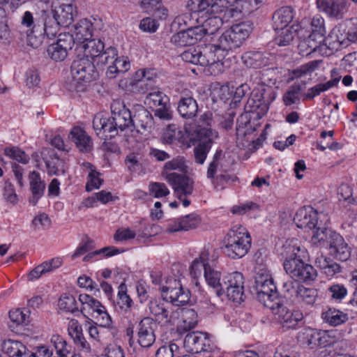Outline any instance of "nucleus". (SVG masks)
Instances as JSON below:
<instances>
[{
    "mask_svg": "<svg viewBox=\"0 0 357 357\" xmlns=\"http://www.w3.org/2000/svg\"><path fill=\"white\" fill-rule=\"evenodd\" d=\"M252 29L250 22H243L231 26L218 38L215 44H209L213 47V53L218 58V63L225 57V52H229L241 45L249 36Z\"/></svg>",
    "mask_w": 357,
    "mask_h": 357,
    "instance_id": "f257e3e1",
    "label": "nucleus"
},
{
    "mask_svg": "<svg viewBox=\"0 0 357 357\" xmlns=\"http://www.w3.org/2000/svg\"><path fill=\"white\" fill-rule=\"evenodd\" d=\"M287 257L284 261V268L292 279L297 281L307 282L313 281L317 277V271L314 267L305 263L298 254L300 247L287 244L284 246Z\"/></svg>",
    "mask_w": 357,
    "mask_h": 357,
    "instance_id": "f03ea898",
    "label": "nucleus"
},
{
    "mask_svg": "<svg viewBox=\"0 0 357 357\" xmlns=\"http://www.w3.org/2000/svg\"><path fill=\"white\" fill-rule=\"evenodd\" d=\"M251 236L246 229L241 225L233 227L225 236L223 252L231 259L244 257L251 247Z\"/></svg>",
    "mask_w": 357,
    "mask_h": 357,
    "instance_id": "7ed1b4c3",
    "label": "nucleus"
},
{
    "mask_svg": "<svg viewBox=\"0 0 357 357\" xmlns=\"http://www.w3.org/2000/svg\"><path fill=\"white\" fill-rule=\"evenodd\" d=\"M110 109L113 117L112 121L114 122L117 134H119V130L124 132V146L128 149H131L134 144V135L132 134L134 124L130 110L126 108L119 100L113 101Z\"/></svg>",
    "mask_w": 357,
    "mask_h": 357,
    "instance_id": "20e7f679",
    "label": "nucleus"
},
{
    "mask_svg": "<svg viewBox=\"0 0 357 357\" xmlns=\"http://www.w3.org/2000/svg\"><path fill=\"white\" fill-rule=\"evenodd\" d=\"M70 72L73 78L72 84H78L75 89L77 91L84 90L85 86L83 83L90 82L99 77L98 70L93 61L84 56L73 62Z\"/></svg>",
    "mask_w": 357,
    "mask_h": 357,
    "instance_id": "39448f33",
    "label": "nucleus"
},
{
    "mask_svg": "<svg viewBox=\"0 0 357 357\" xmlns=\"http://www.w3.org/2000/svg\"><path fill=\"white\" fill-rule=\"evenodd\" d=\"M213 47L206 45L204 48L190 47L181 54L182 60L192 64L206 66L218 63V58L213 53Z\"/></svg>",
    "mask_w": 357,
    "mask_h": 357,
    "instance_id": "423d86ee",
    "label": "nucleus"
},
{
    "mask_svg": "<svg viewBox=\"0 0 357 357\" xmlns=\"http://www.w3.org/2000/svg\"><path fill=\"white\" fill-rule=\"evenodd\" d=\"M183 347L191 353L213 352L214 345L206 333L194 331L188 333L183 340Z\"/></svg>",
    "mask_w": 357,
    "mask_h": 357,
    "instance_id": "0eeeda50",
    "label": "nucleus"
},
{
    "mask_svg": "<svg viewBox=\"0 0 357 357\" xmlns=\"http://www.w3.org/2000/svg\"><path fill=\"white\" fill-rule=\"evenodd\" d=\"M223 288L227 298L236 303H241L245 298L244 294V278L240 272L228 275L224 280Z\"/></svg>",
    "mask_w": 357,
    "mask_h": 357,
    "instance_id": "6e6552de",
    "label": "nucleus"
},
{
    "mask_svg": "<svg viewBox=\"0 0 357 357\" xmlns=\"http://www.w3.org/2000/svg\"><path fill=\"white\" fill-rule=\"evenodd\" d=\"M254 288L259 301L269 309L278 307L282 300L278 295L273 280L266 282H259V284L254 285Z\"/></svg>",
    "mask_w": 357,
    "mask_h": 357,
    "instance_id": "1a4fd4ad",
    "label": "nucleus"
},
{
    "mask_svg": "<svg viewBox=\"0 0 357 357\" xmlns=\"http://www.w3.org/2000/svg\"><path fill=\"white\" fill-rule=\"evenodd\" d=\"M161 293L164 300L176 306L185 305L190 300L189 290L183 289L180 281L175 279L168 286L162 287Z\"/></svg>",
    "mask_w": 357,
    "mask_h": 357,
    "instance_id": "9d476101",
    "label": "nucleus"
},
{
    "mask_svg": "<svg viewBox=\"0 0 357 357\" xmlns=\"http://www.w3.org/2000/svg\"><path fill=\"white\" fill-rule=\"evenodd\" d=\"M162 175L172 186L174 194L178 199H181L182 197H187L192 193L194 181L189 176L175 172H162Z\"/></svg>",
    "mask_w": 357,
    "mask_h": 357,
    "instance_id": "9b49d317",
    "label": "nucleus"
},
{
    "mask_svg": "<svg viewBox=\"0 0 357 357\" xmlns=\"http://www.w3.org/2000/svg\"><path fill=\"white\" fill-rule=\"evenodd\" d=\"M74 45L73 35L69 33H60L56 41L48 46L47 54L55 61H64L68 56V51L72 50Z\"/></svg>",
    "mask_w": 357,
    "mask_h": 357,
    "instance_id": "f8f14e48",
    "label": "nucleus"
},
{
    "mask_svg": "<svg viewBox=\"0 0 357 357\" xmlns=\"http://www.w3.org/2000/svg\"><path fill=\"white\" fill-rule=\"evenodd\" d=\"M218 137V133L210 128H202L198 131V138L200 142L194 148L195 162L202 165L209 152L213 140Z\"/></svg>",
    "mask_w": 357,
    "mask_h": 357,
    "instance_id": "ddd939ff",
    "label": "nucleus"
},
{
    "mask_svg": "<svg viewBox=\"0 0 357 357\" xmlns=\"http://www.w3.org/2000/svg\"><path fill=\"white\" fill-rule=\"evenodd\" d=\"M112 114L109 116L107 114L100 112L96 114L93 119V128L98 136L106 139L112 138L117 135L114 122L112 121Z\"/></svg>",
    "mask_w": 357,
    "mask_h": 357,
    "instance_id": "4468645a",
    "label": "nucleus"
},
{
    "mask_svg": "<svg viewBox=\"0 0 357 357\" xmlns=\"http://www.w3.org/2000/svg\"><path fill=\"white\" fill-rule=\"evenodd\" d=\"M265 93L264 87L254 89L245 105V111L255 112L259 118L264 116L269 109V102L265 99Z\"/></svg>",
    "mask_w": 357,
    "mask_h": 357,
    "instance_id": "2eb2a0df",
    "label": "nucleus"
},
{
    "mask_svg": "<svg viewBox=\"0 0 357 357\" xmlns=\"http://www.w3.org/2000/svg\"><path fill=\"white\" fill-rule=\"evenodd\" d=\"M54 3L53 19L56 26H69L73 22L75 8L71 1Z\"/></svg>",
    "mask_w": 357,
    "mask_h": 357,
    "instance_id": "dca6fc26",
    "label": "nucleus"
},
{
    "mask_svg": "<svg viewBox=\"0 0 357 357\" xmlns=\"http://www.w3.org/2000/svg\"><path fill=\"white\" fill-rule=\"evenodd\" d=\"M294 222L298 228L305 230L316 229L317 226L322 225L318 213L313 208H301L297 211L294 218Z\"/></svg>",
    "mask_w": 357,
    "mask_h": 357,
    "instance_id": "f3484780",
    "label": "nucleus"
},
{
    "mask_svg": "<svg viewBox=\"0 0 357 357\" xmlns=\"http://www.w3.org/2000/svg\"><path fill=\"white\" fill-rule=\"evenodd\" d=\"M275 314H278V322L286 329L295 328L298 322L303 319V314L299 311H291L280 301L278 307L271 309Z\"/></svg>",
    "mask_w": 357,
    "mask_h": 357,
    "instance_id": "a211bd4d",
    "label": "nucleus"
},
{
    "mask_svg": "<svg viewBox=\"0 0 357 357\" xmlns=\"http://www.w3.org/2000/svg\"><path fill=\"white\" fill-rule=\"evenodd\" d=\"M204 275L208 285L214 289L218 297L222 296L225 290L220 282L221 273L215 268L214 259H211L210 264H206Z\"/></svg>",
    "mask_w": 357,
    "mask_h": 357,
    "instance_id": "6ab92c4d",
    "label": "nucleus"
},
{
    "mask_svg": "<svg viewBox=\"0 0 357 357\" xmlns=\"http://www.w3.org/2000/svg\"><path fill=\"white\" fill-rule=\"evenodd\" d=\"M29 189L31 196L29 202L35 206L38 201L43 196L45 190V183L41 179L40 174L36 171L30 172L28 176Z\"/></svg>",
    "mask_w": 357,
    "mask_h": 357,
    "instance_id": "aec40b11",
    "label": "nucleus"
},
{
    "mask_svg": "<svg viewBox=\"0 0 357 357\" xmlns=\"http://www.w3.org/2000/svg\"><path fill=\"white\" fill-rule=\"evenodd\" d=\"M178 112L185 119H193L198 112L197 100L188 94H182L178 102Z\"/></svg>",
    "mask_w": 357,
    "mask_h": 357,
    "instance_id": "412c9836",
    "label": "nucleus"
},
{
    "mask_svg": "<svg viewBox=\"0 0 357 357\" xmlns=\"http://www.w3.org/2000/svg\"><path fill=\"white\" fill-rule=\"evenodd\" d=\"M329 254L335 259L345 261L351 256V249L344 238L337 233L328 248Z\"/></svg>",
    "mask_w": 357,
    "mask_h": 357,
    "instance_id": "4be33fe9",
    "label": "nucleus"
},
{
    "mask_svg": "<svg viewBox=\"0 0 357 357\" xmlns=\"http://www.w3.org/2000/svg\"><path fill=\"white\" fill-rule=\"evenodd\" d=\"M337 234L336 231L328 229L322 223L314 231L311 241L313 245L318 248H328Z\"/></svg>",
    "mask_w": 357,
    "mask_h": 357,
    "instance_id": "5701e85b",
    "label": "nucleus"
},
{
    "mask_svg": "<svg viewBox=\"0 0 357 357\" xmlns=\"http://www.w3.org/2000/svg\"><path fill=\"white\" fill-rule=\"evenodd\" d=\"M152 319L146 317L139 324L138 343L144 348L151 347L155 342Z\"/></svg>",
    "mask_w": 357,
    "mask_h": 357,
    "instance_id": "b1692460",
    "label": "nucleus"
},
{
    "mask_svg": "<svg viewBox=\"0 0 357 357\" xmlns=\"http://www.w3.org/2000/svg\"><path fill=\"white\" fill-rule=\"evenodd\" d=\"M303 30L299 31L298 36L300 41L298 45L299 54L302 56H308L316 51L320 44L324 41L322 36L318 35L316 36L309 34L307 37L302 34Z\"/></svg>",
    "mask_w": 357,
    "mask_h": 357,
    "instance_id": "393cba45",
    "label": "nucleus"
},
{
    "mask_svg": "<svg viewBox=\"0 0 357 357\" xmlns=\"http://www.w3.org/2000/svg\"><path fill=\"white\" fill-rule=\"evenodd\" d=\"M202 35L197 32V29H188L174 34L171 38V42L177 47L192 45L201 39Z\"/></svg>",
    "mask_w": 357,
    "mask_h": 357,
    "instance_id": "a878e982",
    "label": "nucleus"
},
{
    "mask_svg": "<svg viewBox=\"0 0 357 357\" xmlns=\"http://www.w3.org/2000/svg\"><path fill=\"white\" fill-rule=\"evenodd\" d=\"M69 137L82 152H89L93 146L91 137L85 130L79 127L73 128Z\"/></svg>",
    "mask_w": 357,
    "mask_h": 357,
    "instance_id": "bb28decb",
    "label": "nucleus"
},
{
    "mask_svg": "<svg viewBox=\"0 0 357 357\" xmlns=\"http://www.w3.org/2000/svg\"><path fill=\"white\" fill-rule=\"evenodd\" d=\"M319 10L331 17L341 18L344 8V3L335 0H317Z\"/></svg>",
    "mask_w": 357,
    "mask_h": 357,
    "instance_id": "cd10ccee",
    "label": "nucleus"
},
{
    "mask_svg": "<svg viewBox=\"0 0 357 357\" xmlns=\"http://www.w3.org/2000/svg\"><path fill=\"white\" fill-rule=\"evenodd\" d=\"M93 25L87 19H82L74 25V41L77 40L80 45L89 40L92 36Z\"/></svg>",
    "mask_w": 357,
    "mask_h": 357,
    "instance_id": "c85d7f7f",
    "label": "nucleus"
},
{
    "mask_svg": "<svg viewBox=\"0 0 357 357\" xmlns=\"http://www.w3.org/2000/svg\"><path fill=\"white\" fill-rule=\"evenodd\" d=\"M294 18L293 9L289 6L282 7L273 15V28L275 31L287 28Z\"/></svg>",
    "mask_w": 357,
    "mask_h": 357,
    "instance_id": "c756f323",
    "label": "nucleus"
},
{
    "mask_svg": "<svg viewBox=\"0 0 357 357\" xmlns=\"http://www.w3.org/2000/svg\"><path fill=\"white\" fill-rule=\"evenodd\" d=\"M218 5L223 8L220 13H222V19L226 21L230 18L238 17L240 14L245 11L242 4L240 3V0H234L233 3H231L229 0H219Z\"/></svg>",
    "mask_w": 357,
    "mask_h": 357,
    "instance_id": "7c9ffc66",
    "label": "nucleus"
},
{
    "mask_svg": "<svg viewBox=\"0 0 357 357\" xmlns=\"http://www.w3.org/2000/svg\"><path fill=\"white\" fill-rule=\"evenodd\" d=\"M135 119L137 121V125L135 124L137 132L143 133V131H146L153 126V118L151 114L142 105L135 104Z\"/></svg>",
    "mask_w": 357,
    "mask_h": 357,
    "instance_id": "2f4dec72",
    "label": "nucleus"
},
{
    "mask_svg": "<svg viewBox=\"0 0 357 357\" xmlns=\"http://www.w3.org/2000/svg\"><path fill=\"white\" fill-rule=\"evenodd\" d=\"M176 313L181 315V324L178 326L177 331L180 333L185 332L194 328L197 324V314L191 308H181Z\"/></svg>",
    "mask_w": 357,
    "mask_h": 357,
    "instance_id": "473e14b6",
    "label": "nucleus"
},
{
    "mask_svg": "<svg viewBox=\"0 0 357 357\" xmlns=\"http://www.w3.org/2000/svg\"><path fill=\"white\" fill-rule=\"evenodd\" d=\"M149 310L159 322L163 324L172 322L174 315L169 314L168 307L164 303L157 301H149Z\"/></svg>",
    "mask_w": 357,
    "mask_h": 357,
    "instance_id": "72a5a7b5",
    "label": "nucleus"
},
{
    "mask_svg": "<svg viewBox=\"0 0 357 357\" xmlns=\"http://www.w3.org/2000/svg\"><path fill=\"white\" fill-rule=\"evenodd\" d=\"M84 50V56L93 60L97 57L105 49V41L102 39H89L80 45Z\"/></svg>",
    "mask_w": 357,
    "mask_h": 357,
    "instance_id": "f704fd0d",
    "label": "nucleus"
},
{
    "mask_svg": "<svg viewBox=\"0 0 357 357\" xmlns=\"http://www.w3.org/2000/svg\"><path fill=\"white\" fill-rule=\"evenodd\" d=\"M153 73L151 70L139 69L135 73V89L140 93H144L152 89Z\"/></svg>",
    "mask_w": 357,
    "mask_h": 357,
    "instance_id": "c9c22d12",
    "label": "nucleus"
},
{
    "mask_svg": "<svg viewBox=\"0 0 357 357\" xmlns=\"http://www.w3.org/2000/svg\"><path fill=\"white\" fill-rule=\"evenodd\" d=\"M305 89V82H295L290 86L288 90L283 95L282 99L286 106H290L293 104H298L300 102L301 92Z\"/></svg>",
    "mask_w": 357,
    "mask_h": 357,
    "instance_id": "e433bc0d",
    "label": "nucleus"
},
{
    "mask_svg": "<svg viewBox=\"0 0 357 357\" xmlns=\"http://www.w3.org/2000/svg\"><path fill=\"white\" fill-rule=\"evenodd\" d=\"M77 305L75 298L73 295L67 294H63L59 301V306L61 310L73 314L77 313V316L82 314L84 317L87 318V316L85 314L86 307H82L79 310Z\"/></svg>",
    "mask_w": 357,
    "mask_h": 357,
    "instance_id": "4c0bfd02",
    "label": "nucleus"
},
{
    "mask_svg": "<svg viewBox=\"0 0 357 357\" xmlns=\"http://www.w3.org/2000/svg\"><path fill=\"white\" fill-rule=\"evenodd\" d=\"M2 350L9 357H23L28 348L20 341L7 340L2 344Z\"/></svg>",
    "mask_w": 357,
    "mask_h": 357,
    "instance_id": "58836bf2",
    "label": "nucleus"
},
{
    "mask_svg": "<svg viewBox=\"0 0 357 357\" xmlns=\"http://www.w3.org/2000/svg\"><path fill=\"white\" fill-rule=\"evenodd\" d=\"M316 264L322 270V272L329 278H332L342 271V266L333 261L331 258L321 257L316 260Z\"/></svg>",
    "mask_w": 357,
    "mask_h": 357,
    "instance_id": "ea45409f",
    "label": "nucleus"
},
{
    "mask_svg": "<svg viewBox=\"0 0 357 357\" xmlns=\"http://www.w3.org/2000/svg\"><path fill=\"white\" fill-rule=\"evenodd\" d=\"M46 167L50 174L60 175L64 174L68 169L65 161L60 159L56 154H52L50 159L45 160Z\"/></svg>",
    "mask_w": 357,
    "mask_h": 357,
    "instance_id": "a19ab883",
    "label": "nucleus"
},
{
    "mask_svg": "<svg viewBox=\"0 0 357 357\" xmlns=\"http://www.w3.org/2000/svg\"><path fill=\"white\" fill-rule=\"evenodd\" d=\"M340 77H335L326 83L318 84L307 90V92L303 95V100H312L314 97L319 96L329 89L337 85Z\"/></svg>",
    "mask_w": 357,
    "mask_h": 357,
    "instance_id": "79ce46f5",
    "label": "nucleus"
},
{
    "mask_svg": "<svg viewBox=\"0 0 357 357\" xmlns=\"http://www.w3.org/2000/svg\"><path fill=\"white\" fill-rule=\"evenodd\" d=\"M130 68V61L127 57H118L117 56L112 61V65L107 68V75L109 78L116 77V74L119 73H126Z\"/></svg>",
    "mask_w": 357,
    "mask_h": 357,
    "instance_id": "37998d69",
    "label": "nucleus"
},
{
    "mask_svg": "<svg viewBox=\"0 0 357 357\" xmlns=\"http://www.w3.org/2000/svg\"><path fill=\"white\" fill-rule=\"evenodd\" d=\"M152 90L153 91L149 92L144 100V103L146 106L153 109L158 107L164 105V104L168 103L169 98L165 94L158 89Z\"/></svg>",
    "mask_w": 357,
    "mask_h": 357,
    "instance_id": "c03bdc74",
    "label": "nucleus"
},
{
    "mask_svg": "<svg viewBox=\"0 0 357 357\" xmlns=\"http://www.w3.org/2000/svg\"><path fill=\"white\" fill-rule=\"evenodd\" d=\"M222 24L221 16L213 15L204 20L201 28L196 27V29L199 33L202 31L205 35H213L218 31Z\"/></svg>",
    "mask_w": 357,
    "mask_h": 357,
    "instance_id": "a18cd8bd",
    "label": "nucleus"
},
{
    "mask_svg": "<svg viewBox=\"0 0 357 357\" xmlns=\"http://www.w3.org/2000/svg\"><path fill=\"white\" fill-rule=\"evenodd\" d=\"M116 56L117 51L116 48L109 47L91 61L99 71L102 70L105 66L107 64L112 65V61H113Z\"/></svg>",
    "mask_w": 357,
    "mask_h": 357,
    "instance_id": "49530a36",
    "label": "nucleus"
},
{
    "mask_svg": "<svg viewBox=\"0 0 357 357\" xmlns=\"http://www.w3.org/2000/svg\"><path fill=\"white\" fill-rule=\"evenodd\" d=\"M324 320L331 326H337L345 323L348 320V315L336 309H329L322 313Z\"/></svg>",
    "mask_w": 357,
    "mask_h": 357,
    "instance_id": "de8ad7c7",
    "label": "nucleus"
},
{
    "mask_svg": "<svg viewBox=\"0 0 357 357\" xmlns=\"http://www.w3.org/2000/svg\"><path fill=\"white\" fill-rule=\"evenodd\" d=\"M182 132L175 124L169 125L164 130L161 142L166 144H174L182 142Z\"/></svg>",
    "mask_w": 357,
    "mask_h": 357,
    "instance_id": "09e8293b",
    "label": "nucleus"
},
{
    "mask_svg": "<svg viewBox=\"0 0 357 357\" xmlns=\"http://www.w3.org/2000/svg\"><path fill=\"white\" fill-rule=\"evenodd\" d=\"M211 259L209 258L208 252H203L198 259H195L190 266V275L192 278H196L202 275V271L204 270L206 264H209Z\"/></svg>",
    "mask_w": 357,
    "mask_h": 357,
    "instance_id": "8fccbe9b",
    "label": "nucleus"
},
{
    "mask_svg": "<svg viewBox=\"0 0 357 357\" xmlns=\"http://www.w3.org/2000/svg\"><path fill=\"white\" fill-rule=\"evenodd\" d=\"M317 334L318 332L312 328H305L298 333L297 338L301 344L314 349L317 347Z\"/></svg>",
    "mask_w": 357,
    "mask_h": 357,
    "instance_id": "3c124183",
    "label": "nucleus"
},
{
    "mask_svg": "<svg viewBox=\"0 0 357 357\" xmlns=\"http://www.w3.org/2000/svg\"><path fill=\"white\" fill-rule=\"evenodd\" d=\"M241 59L243 63L249 68H259L265 64L263 55L259 52H246Z\"/></svg>",
    "mask_w": 357,
    "mask_h": 357,
    "instance_id": "603ef678",
    "label": "nucleus"
},
{
    "mask_svg": "<svg viewBox=\"0 0 357 357\" xmlns=\"http://www.w3.org/2000/svg\"><path fill=\"white\" fill-rule=\"evenodd\" d=\"M132 303V298L127 294L126 285L125 283H121L119 286L116 305L122 311L127 312L130 310Z\"/></svg>",
    "mask_w": 357,
    "mask_h": 357,
    "instance_id": "864d4df0",
    "label": "nucleus"
},
{
    "mask_svg": "<svg viewBox=\"0 0 357 357\" xmlns=\"http://www.w3.org/2000/svg\"><path fill=\"white\" fill-rule=\"evenodd\" d=\"M317 291L313 288H306L301 285L296 299L301 303L306 305H313L317 298Z\"/></svg>",
    "mask_w": 357,
    "mask_h": 357,
    "instance_id": "5fc2aeb1",
    "label": "nucleus"
},
{
    "mask_svg": "<svg viewBox=\"0 0 357 357\" xmlns=\"http://www.w3.org/2000/svg\"><path fill=\"white\" fill-rule=\"evenodd\" d=\"M51 342L53 344L59 357H75V355L70 351V347L60 336H53Z\"/></svg>",
    "mask_w": 357,
    "mask_h": 357,
    "instance_id": "6e6d98bb",
    "label": "nucleus"
},
{
    "mask_svg": "<svg viewBox=\"0 0 357 357\" xmlns=\"http://www.w3.org/2000/svg\"><path fill=\"white\" fill-rule=\"evenodd\" d=\"M84 165L91 169L88 175V181L86 185V191L90 192L93 189L98 188L103 181V180L99 177V173L92 169L93 165L91 163L86 162L84 163Z\"/></svg>",
    "mask_w": 357,
    "mask_h": 357,
    "instance_id": "4d7b16f0",
    "label": "nucleus"
},
{
    "mask_svg": "<svg viewBox=\"0 0 357 357\" xmlns=\"http://www.w3.org/2000/svg\"><path fill=\"white\" fill-rule=\"evenodd\" d=\"M9 317L11 321L17 325H26L30 321V311L26 308L12 310L9 312Z\"/></svg>",
    "mask_w": 357,
    "mask_h": 357,
    "instance_id": "13d9d810",
    "label": "nucleus"
},
{
    "mask_svg": "<svg viewBox=\"0 0 357 357\" xmlns=\"http://www.w3.org/2000/svg\"><path fill=\"white\" fill-rule=\"evenodd\" d=\"M155 357H180L179 347L173 342L162 346L157 350Z\"/></svg>",
    "mask_w": 357,
    "mask_h": 357,
    "instance_id": "bf43d9fd",
    "label": "nucleus"
},
{
    "mask_svg": "<svg viewBox=\"0 0 357 357\" xmlns=\"http://www.w3.org/2000/svg\"><path fill=\"white\" fill-rule=\"evenodd\" d=\"M337 340L334 331L318 332L317 347H326L334 344Z\"/></svg>",
    "mask_w": 357,
    "mask_h": 357,
    "instance_id": "052dcab7",
    "label": "nucleus"
},
{
    "mask_svg": "<svg viewBox=\"0 0 357 357\" xmlns=\"http://www.w3.org/2000/svg\"><path fill=\"white\" fill-rule=\"evenodd\" d=\"M124 250L123 249H119L113 246L105 247L98 250H96L94 252H89L87 255H86L83 258L84 261H90L91 259L96 255L102 254L105 257H112L115 255L123 252Z\"/></svg>",
    "mask_w": 357,
    "mask_h": 357,
    "instance_id": "680f3d73",
    "label": "nucleus"
},
{
    "mask_svg": "<svg viewBox=\"0 0 357 357\" xmlns=\"http://www.w3.org/2000/svg\"><path fill=\"white\" fill-rule=\"evenodd\" d=\"M92 317L94 318L96 321H93L91 319H89L88 317L86 319L89 320V323L93 324L96 325H98L100 327L107 328L109 327L112 324V319L109 314L107 312L105 308L98 311L96 314H93Z\"/></svg>",
    "mask_w": 357,
    "mask_h": 357,
    "instance_id": "e2e57ef3",
    "label": "nucleus"
},
{
    "mask_svg": "<svg viewBox=\"0 0 357 357\" xmlns=\"http://www.w3.org/2000/svg\"><path fill=\"white\" fill-rule=\"evenodd\" d=\"M329 297L335 301H341L347 294V289L342 284H332L327 289Z\"/></svg>",
    "mask_w": 357,
    "mask_h": 357,
    "instance_id": "0e129e2a",
    "label": "nucleus"
},
{
    "mask_svg": "<svg viewBox=\"0 0 357 357\" xmlns=\"http://www.w3.org/2000/svg\"><path fill=\"white\" fill-rule=\"evenodd\" d=\"M113 199L114 197H112L111 192L102 190L99 192L93 194L91 197H89L86 200V206L92 207L96 201H99L102 204H107L109 202L113 201Z\"/></svg>",
    "mask_w": 357,
    "mask_h": 357,
    "instance_id": "69168bd1",
    "label": "nucleus"
},
{
    "mask_svg": "<svg viewBox=\"0 0 357 357\" xmlns=\"http://www.w3.org/2000/svg\"><path fill=\"white\" fill-rule=\"evenodd\" d=\"M165 170H179L183 173L188 172V166L183 156H177L172 160L167 162L164 165Z\"/></svg>",
    "mask_w": 357,
    "mask_h": 357,
    "instance_id": "338daca9",
    "label": "nucleus"
},
{
    "mask_svg": "<svg viewBox=\"0 0 357 357\" xmlns=\"http://www.w3.org/2000/svg\"><path fill=\"white\" fill-rule=\"evenodd\" d=\"M4 153L7 156L23 164L28 163L29 160V158L25 152L17 147L6 148Z\"/></svg>",
    "mask_w": 357,
    "mask_h": 357,
    "instance_id": "774afa93",
    "label": "nucleus"
}]
</instances>
